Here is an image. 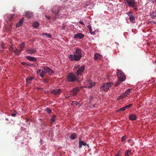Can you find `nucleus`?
<instances>
[{"label":"nucleus","instance_id":"nucleus-1","mask_svg":"<svg viewBox=\"0 0 156 156\" xmlns=\"http://www.w3.org/2000/svg\"><path fill=\"white\" fill-rule=\"evenodd\" d=\"M73 55H70L69 56V59L71 61H75L78 62L82 57V50L79 48H76Z\"/></svg>","mask_w":156,"mask_h":156},{"label":"nucleus","instance_id":"nucleus-2","mask_svg":"<svg viewBox=\"0 0 156 156\" xmlns=\"http://www.w3.org/2000/svg\"><path fill=\"white\" fill-rule=\"evenodd\" d=\"M113 84V83L112 82L103 83L100 87L101 91H107Z\"/></svg>","mask_w":156,"mask_h":156},{"label":"nucleus","instance_id":"nucleus-3","mask_svg":"<svg viewBox=\"0 0 156 156\" xmlns=\"http://www.w3.org/2000/svg\"><path fill=\"white\" fill-rule=\"evenodd\" d=\"M64 9L62 7H55L52 8L51 11L56 16H58L61 13V12Z\"/></svg>","mask_w":156,"mask_h":156},{"label":"nucleus","instance_id":"nucleus-4","mask_svg":"<svg viewBox=\"0 0 156 156\" xmlns=\"http://www.w3.org/2000/svg\"><path fill=\"white\" fill-rule=\"evenodd\" d=\"M66 79L69 82H74L76 80L80 82L79 80H77V77L73 73H69L66 76Z\"/></svg>","mask_w":156,"mask_h":156},{"label":"nucleus","instance_id":"nucleus-5","mask_svg":"<svg viewBox=\"0 0 156 156\" xmlns=\"http://www.w3.org/2000/svg\"><path fill=\"white\" fill-rule=\"evenodd\" d=\"M116 75L120 81H123L125 80L126 79V76L125 75L124 73L123 72L118 69L117 70Z\"/></svg>","mask_w":156,"mask_h":156},{"label":"nucleus","instance_id":"nucleus-6","mask_svg":"<svg viewBox=\"0 0 156 156\" xmlns=\"http://www.w3.org/2000/svg\"><path fill=\"white\" fill-rule=\"evenodd\" d=\"M125 3H127L129 7H134L136 6V3L134 0H125Z\"/></svg>","mask_w":156,"mask_h":156},{"label":"nucleus","instance_id":"nucleus-7","mask_svg":"<svg viewBox=\"0 0 156 156\" xmlns=\"http://www.w3.org/2000/svg\"><path fill=\"white\" fill-rule=\"evenodd\" d=\"M86 83H87L86 87H87L89 89H90L94 86L95 84V82H93L92 80L90 79H88L86 80Z\"/></svg>","mask_w":156,"mask_h":156},{"label":"nucleus","instance_id":"nucleus-8","mask_svg":"<svg viewBox=\"0 0 156 156\" xmlns=\"http://www.w3.org/2000/svg\"><path fill=\"white\" fill-rule=\"evenodd\" d=\"M80 88L79 87H76L73 88L70 91L73 93L72 95L73 96H76L77 95V93L80 91Z\"/></svg>","mask_w":156,"mask_h":156},{"label":"nucleus","instance_id":"nucleus-9","mask_svg":"<svg viewBox=\"0 0 156 156\" xmlns=\"http://www.w3.org/2000/svg\"><path fill=\"white\" fill-rule=\"evenodd\" d=\"M85 67L84 66H82L80 67L78 69L76 73V74L77 76L80 75H81V74L84 71Z\"/></svg>","mask_w":156,"mask_h":156},{"label":"nucleus","instance_id":"nucleus-10","mask_svg":"<svg viewBox=\"0 0 156 156\" xmlns=\"http://www.w3.org/2000/svg\"><path fill=\"white\" fill-rule=\"evenodd\" d=\"M43 69L46 71V73H48L50 75L53 74L54 73V71L52 70L49 67H44L43 68Z\"/></svg>","mask_w":156,"mask_h":156},{"label":"nucleus","instance_id":"nucleus-11","mask_svg":"<svg viewBox=\"0 0 156 156\" xmlns=\"http://www.w3.org/2000/svg\"><path fill=\"white\" fill-rule=\"evenodd\" d=\"M127 15L129 16V19L130 22L132 23H134L135 20V18L133 16V13L129 12L127 13Z\"/></svg>","mask_w":156,"mask_h":156},{"label":"nucleus","instance_id":"nucleus-12","mask_svg":"<svg viewBox=\"0 0 156 156\" xmlns=\"http://www.w3.org/2000/svg\"><path fill=\"white\" fill-rule=\"evenodd\" d=\"M84 37V35L81 33H78L74 35V38H79L80 39H81L82 38Z\"/></svg>","mask_w":156,"mask_h":156},{"label":"nucleus","instance_id":"nucleus-13","mask_svg":"<svg viewBox=\"0 0 156 156\" xmlns=\"http://www.w3.org/2000/svg\"><path fill=\"white\" fill-rule=\"evenodd\" d=\"M26 52L31 55H32L34 54V53H36L35 49L32 48L26 50Z\"/></svg>","mask_w":156,"mask_h":156},{"label":"nucleus","instance_id":"nucleus-14","mask_svg":"<svg viewBox=\"0 0 156 156\" xmlns=\"http://www.w3.org/2000/svg\"><path fill=\"white\" fill-rule=\"evenodd\" d=\"M129 118L131 121H135L137 117L136 115L132 114L129 115Z\"/></svg>","mask_w":156,"mask_h":156},{"label":"nucleus","instance_id":"nucleus-15","mask_svg":"<svg viewBox=\"0 0 156 156\" xmlns=\"http://www.w3.org/2000/svg\"><path fill=\"white\" fill-rule=\"evenodd\" d=\"M61 92V90L58 89L56 90H53L51 91V92L55 95H57L59 94Z\"/></svg>","mask_w":156,"mask_h":156},{"label":"nucleus","instance_id":"nucleus-16","mask_svg":"<svg viewBox=\"0 0 156 156\" xmlns=\"http://www.w3.org/2000/svg\"><path fill=\"white\" fill-rule=\"evenodd\" d=\"M87 145V143L84 142L83 141H81L80 139L79 140V147L80 149L82 147V145L85 146Z\"/></svg>","mask_w":156,"mask_h":156},{"label":"nucleus","instance_id":"nucleus-17","mask_svg":"<svg viewBox=\"0 0 156 156\" xmlns=\"http://www.w3.org/2000/svg\"><path fill=\"white\" fill-rule=\"evenodd\" d=\"M102 56L98 53H95L94 55V59L95 60H98L101 59Z\"/></svg>","mask_w":156,"mask_h":156},{"label":"nucleus","instance_id":"nucleus-18","mask_svg":"<svg viewBox=\"0 0 156 156\" xmlns=\"http://www.w3.org/2000/svg\"><path fill=\"white\" fill-rule=\"evenodd\" d=\"M26 58L28 60L33 62H35L37 60L36 58L30 56H26Z\"/></svg>","mask_w":156,"mask_h":156},{"label":"nucleus","instance_id":"nucleus-19","mask_svg":"<svg viewBox=\"0 0 156 156\" xmlns=\"http://www.w3.org/2000/svg\"><path fill=\"white\" fill-rule=\"evenodd\" d=\"M23 18L20 19L19 21L16 24V27H18L23 25Z\"/></svg>","mask_w":156,"mask_h":156},{"label":"nucleus","instance_id":"nucleus-20","mask_svg":"<svg viewBox=\"0 0 156 156\" xmlns=\"http://www.w3.org/2000/svg\"><path fill=\"white\" fill-rule=\"evenodd\" d=\"M32 13L30 12H27L26 13L25 16L27 18H30L33 16Z\"/></svg>","mask_w":156,"mask_h":156},{"label":"nucleus","instance_id":"nucleus-21","mask_svg":"<svg viewBox=\"0 0 156 156\" xmlns=\"http://www.w3.org/2000/svg\"><path fill=\"white\" fill-rule=\"evenodd\" d=\"M25 46V43L23 42L20 45V51H19L18 54L19 55L20 54L21 51L23 50V49L24 48Z\"/></svg>","mask_w":156,"mask_h":156},{"label":"nucleus","instance_id":"nucleus-22","mask_svg":"<svg viewBox=\"0 0 156 156\" xmlns=\"http://www.w3.org/2000/svg\"><path fill=\"white\" fill-rule=\"evenodd\" d=\"M42 34V36H45V37L51 38V35L47 33H43Z\"/></svg>","mask_w":156,"mask_h":156},{"label":"nucleus","instance_id":"nucleus-23","mask_svg":"<svg viewBox=\"0 0 156 156\" xmlns=\"http://www.w3.org/2000/svg\"><path fill=\"white\" fill-rule=\"evenodd\" d=\"M56 115H54L51 118V124L55 122Z\"/></svg>","mask_w":156,"mask_h":156},{"label":"nucleus","instance_id":"nucleus-24","mask_svg":"<svg viewBox=\"0 0 156 156\" xmlns=\"http://www.w3.org/2000/svg\"><path fill=\"white\" fill-rule=\"evenodd\" d=\"M46 73V71L44 70H41V72L40 74V76L42 77H43L44 75Z\"/></svg>","mask_w":156,"mask_h":156},{"label":"nucleus","instance_id":"nucleus-25","mask_svg":"<svg viewBox=\"0 0 156 156\" xmlns=\"http://www.w3.org/2000/svg\"><path fill=\"white\" fill-rule=\"evenodd\" d=\"M39 26V23L38 22H35L33 24V26L35 28H37Z\"/></svg>","mask_w":156,"mask_h":156},{"label":"nucleus","instance_id":"nucleus-26","mask_svg":"<svg viewBox=\"0 0 156 156\" xmlns=\"http://www.w3.org/2000/svg\"><path fill=\"white\" fill-rule=\"evenodd\" d=\"M126 96V94H122L120 95L118 97L117 99L118 100H120L121 99H122L124 98V97H125Z\"/></svg>","mask_w":156,"mask_h":156},{"label":"nucleus","instance_id":"nucleus-27","mask_svg":"<svg viewBox=\"0 0 156 156\" xmlns=\"http://www.w3.org/2000/svg\"><path fill=\"white\" fill-rule=\"evenodd\" d=\"M150 15L153 18L156 17V12L154 11H153L150 13Z\"/></svg>","mask_w":156,"mask_h":156},{"label":"nucleus","instance_id":"nucleus-28","mask_svg":"<svg viewBox=\"0 0 156 156\" xmlns=\"http://www.w3.org/2000/svg\"><path fill=\"white\" fill-rule=\"evenodd\" d=\"M131 153L130 151L129 150H127L125 152V156H129Z\"/></svg>","mask_w":156,"mask_h":156},{"label":"nucleus","instance_id":"nucleus-29","mask_svg":"<svg viewBox=\"0 0 156 156\" xmlns=\"http://www.w3.org/2000/svg\"><path fill=\"white\" fill-rule=\"evenodd\" d=\"M76 134L75 133H73L70 136L71 139L72 140H74L76 137Z\"/></svg>","mask_w":156,"mask_h":156},{"label":"nucleus","instance_id":"nucleus-30","mask_svg":"<svg viewBox=\"0 0 156 156\" xmlns=\"http://www.w3.org/2000/svg\"><path fill=\"white\" fill-rule=\"evenodd\" d=\"M132 90V89H129L126 92H125L124 94H126V95H127V94H129L130 92H131Z\"/></svg>","mask_w":156,"mask_h":156},{"label":"nucleus","instance_id":"nucleus-31","mask_svg":"<svg viewBox=\"0 0 156 156\" xmlns=\"http://www.w3.org/2000/svg\"><path fill=\"white\" fill-rule=\"evenodd\" d=\"M34 79V78L32 77H28L26 79V81L28 83V81H31Z\"/></svg>","mask_w":156,"mask_h":156},{"label":"nucleus","instance_id":"nucleus-32","mask_svg":"<svg viewBox=\"0 0 156 156\" xmlns=\"http://www.w3.org/2000/svg\"><path fill=\"white\" fill-rule=\"evenodd\" d=\"M125 109L124 108V107H122L118 110H117L116 111V112L118 113L119 112L122 111H125Z\"/></svg>","mask_w":156,"mask_h":156},{"label":"nucleus","instance_id":"nucleus-33","mask_svg":"<svg viewBox=\"0 0 156 156\" xmlns=\"http://www.w3.org/2000/svg\"><path fill=\"white\" fill-rule=\"evenodd\" d=\"M45 111L49 114L51 112V110L48 108H46Z\"/></svg>","mask_w":156,"mask_h":156},{"label":"nucleus","instance_id":"nucleus-34","mask_svg":"<svg viewBox=\"0 0 156 156\" xmlns=\"http://www.w3.org/2000/svg\"><path fill=\"white\" fill-rule=\"evenodd\" d=\"M132 105V104H129V105H126L125 107H124V108L126 110V109L130 108Z\"/></svg>","mask_w":156,"mask_h":156},{"label":"nucleus","instance_id":"nucleus-35","mask_svg":"<svg viewBox=\"0 0 156 156\" xmlns=\"http://www.w3.org/2000/svg\"><path fill=\"white\" fill-rule=\"evenodd\" d=\"M72 103H73V104L76 105H79V107H80V105L78 102L75 101H73L72 102Z\"/></svg>","mask_w":156,"mask_h":156},{"label":"nucleus","instance_id":"nucleus-36","mask_svg":"<svg viewBox=\"0 0 156 156\" xmlns=\"http://www.w3.org/2000/svg\"><path fill=\"white\" fill-rule=\"evenodd\" d=\"M122 81H120V80H119L118 81H117L115 83V86H118L119 85L120 83V82H122Z\"/></svg>","mask_w":156,"mask_h":156},{"label":"nucleus","instance_id":"nucleus-37","mask_svg":"<svg viewBox=\"0 0 156 156\" xmlns=\"http://www.w3.org/2000/svg\"><path fill=\"white\" fill-rule=\"evenodd\" d=\"M122 142H123L126 140V137L125 136H122L121 138Z\"/></svg>","mask_w":156,"mask_h":156},{"label":"nucleus","instance_id":"nucleus-38","mask_svg":"<svg viewBox=\"0 0 156 156\" xmlns=\"http://www.w3.org/2000/svg\"><path fill=\"white\" fill-rule=\"evenodd\" d=\"M14 16V14L11 15L9 18V20L11 21V20L12 19Z\"/></svg>","mask_w":156,"mask_h":156},{"label":"nucleus","instance_id":"nucleus-39","mask_svg":"<svg viewBox=\"0 0 156 156\" xmlns=\"http://www.w3.org/2000/svg\"><path fill=\"white\" fill-rule=\"evenodd\" d=\"M21 64L23 65H25L27 67L28 66V63L26 62H21Z\"/></svg>","mask_w":156,"mask_h":156},{"label":"nucleus","instance_id":"nucleus-40","mask_svg":"<svg viewBox=\"0 0 156 156\" xmlns=\"http://www.w3.org/2000/svg\"><path fill=\"white\" fill-rule=\"evenodd\" d=\"M19 51H20V50H18V49H16V50H15V51H14V53H16V54H18V55H19L18 54V52H19Z\"/></svg>","mask_w":156,"mask_h":156},{"label":"nucleus","instance_id":"nucleus-41","mask_svg":"<svg viewBox=\"0 0 156 156\" xmlns=\"http://www.w3.org/2000/svg\"><path fill=\"white\" fill-rule=\"evenodd\" d=\"M41 69H39L37 70V71H36V73L37 74H38L39 73H41Z\"/></svg>","mask_w":156,"mask_h":156},{"label":"nucleus","instance_id":"nucleus-42","mask_svg":"<svg viewBox=\"0 0 156 156\" xmlns=\"http://www.w3.org/2000/svg\"><path fill=\"white\" fill-rule=\"evenodd\" d=\"M44 82L45 83H48V80L47 79H45L44 80Z\"/></svg>","mask_w":156,"mask_h":156},{"label":"nucleus","instance_id":"nucleus-43","mask_svg":"<svg viewBox=\"0 0 156 156\" xmlns=\"http://www.w3.org/2000/svg\"><path fill=\"white\" fill-rule=\"evenodd\" d=\"M28 66H29L31 67L34 66V64L28 63Z\"/></svg>","mask_w":156,"mask_h":156},{"label":"nucleus","instance_id":"nucleus-44","mask_svg":"<svg viewBox=\"0 0 156 156\" xmlns=\"http://www.w3.org/2000/svg\"><path fill=\"white\" fill-rule=\"evenodd\" d=\"M16 113H13L11 115L12 116H13V117H15L16 116Z\"/></svg>","mask_w":156,"mask_h":156},{"label":"nucleus","instance_id":"nucleus-45","mask_svg":"<svg viewBox=\"0 0 156 156\" xmlns=\"http://www.w3.org/2000/svg\"><path fill=\"white\" fill-rule=\"evenodd\" d=\"M90 34L93 35H95L96 34L95 33V32L94 31H92L91 33H90Z\"/></svg>","mask_w":156,"mask_h":156},{"label":"nucleus","instance_id":"nucleus-46","mask_svg":"<svg viewBox=\"0 0 156 156\" xmlns=\"http://www.w3.org/2000/svg\"><path fill=\"white\" fill-rule=\"evenodd\" d=\"M45 17L46 18H47V19H48V20H50V16H47V15H45Z\"/></svg>","mask_w":156,"mask_h":156},{"label":"nucleus","instance_id":"nucleus-47","mask_svg":"<svg viewBox=\"0 0 156 156\" xmlns=\"http://www.w3.org/2000/svg\"><path fill=\"white\" fill-rule=\"evenodd\" d=\"M79 23H80L81 24H82V25H84V23H83L82 21H80L79 22Z\"/></svg>","mask_w":156,"mask_h":156},{"label":"nucleus","instance_id":"nucleus-48","mask_svg":"<svg viewBox=\"0 0 156 156\" xmlns=\"http://www.w3.org/2000/svg\"><path fill=\"white\" fill-rule=\"evenodd\" d=\"M89 31H90V33L92 31V29L91 28H89Z\"/></svg>","mask_w":156,"mask_h":156},{"label":"nucleus","instance_id":"nucleus-49","mask_svg":"<svg viewBox=\"0 0 156 156\" xmlns=\"http://www.w3.org/2000/svg\"><path fill=\"white\" fill-rule=\"evenodd\" d=\"M116 155H117L118 156H120V154L119 152H118L117 153V154H116Z\"/></svg>","mask_w":156,"mask_h":156},{"label":"nucleus","instance_id":"nucleus-50","mask_svg":"<svg viewBox=\"0 0 156 156\" xmlns=\"http://www.w3.org/2000/svg\"><path fill=\"white\" fill-rule=\"evenodd\" d=\"M90 99H91V100H92L93 99V96H90Z\"/></svg>","mask_w":156,"mask_h":156},{"label":"nucleus","instance_id":"nucleus-51","mask_svg":"<svg viewBox=\"0 0 156 156\" xmlns=\"http://www.w3.org/2000/svg\"><path fill=\"white\" fill-rule=\"evenodd\" d=\"M13 49V48L11 46L10 48V50L11 51Z\"/></svg>","mask_w":156,"mask_h":156},{"label":"nucleus","instance_id":"nucleus-52","mask_svg":"<svg viewBox=\"0 0 156 156\" xmlns=\"http://www.w3.org/2000/svg\"><path fill=\"white\" fill-rule=\"evenodd\" d=\"M69 97V96H65V98H68Z\"/></svg>","mask_w":156,"mask_h":156},{"label":"nucleus","instance_id":"nucleus-53","mask_svg":"<svg viewBox=\"0 0 156 156\" xmlns=\"http://www.w3.org/2000/svg\"><path fill=\"white\" fill-rule=\"evenodd\" d=\"M87 27L89 28H91V27H90V25H88L87 26Z\"/></svg>","mask_w":156,"mask_h":156},{"label":"nucleus","instance_id":"nucleus-54","mask_svg":"<svg viewBox=\"0 0 156 156\" xmlns=\"http://www.w3.org/2000/svg\"><path fill=\"white\" fill-rule=\"evenodd\" d=\"M134 10H137V9L136 8H134Z\"/></svg>","mask_w":156,"mask_h":156},{"label":"nucleus","instance_id":"nucleus-55","mask_svg":"<svg viewBox=\"0 0 156 156\" xmlns=\"http://www.w3.org/2000/svg\"><path fill=\"white\" fill-rule=\"evenodd\" d=\"M42 140L41 139L40 140V141L41 142V145L42 144Z\"/></svg>","mask_w":156,"mask_h":156},{"label":"nucleus","instance_id":"nucleus-56","mask_svg":"<svg viewBox=\"0 0 156 156\" xmlns=\"http://www.w3.org/2000/svg\"><path fill=\"white\" fill-rule=\"evenodd\" d=\"M62 29H63V30H65V27H62Z\"/></svg>","mask_w":156,"mask_h":156},{"label":"nucleus","instance_id":"nucleus-57","mask_svg":"<svg viewBox=\"0 0 156 156\" xmlns=\"http://www.w3.org/2000/svg\"><path fill=\"white\" fill-rule=\"evenodd\" d=\"M114 156H117V155H116H116H114Z\"/></svg>","mask_w":156,"mask_h":156},{"label":"nucleus","instance_id":"nucleus-58","mask_svg":"<svg viewBox=\"0 0 156 156\" xmlns=\"http://www.w3.org/2000/svg\"><path fill=\"white\" fill-rule=\"evenodd\" d=\"M154 2H155V3L156 4V0H155Z\"/></svg>","mask_w":156,"mask_h":156},{"label":"nucleus","instance_id":"nucleus-59","mask_svg":"<svg viewBox=\"0 0 156 156\" xmlns=\"http://www.w3.org/2000/svg\"><path fill=\"white\" fill-rule=\"evenodd\" d=\"M156 12V10H155V11Z\"/></svg>","mask_w":156,"mask_h":156},{"label":"nucleus","instance_id":"nucleus-60","mask_svg":"<svg viewBox=\"0 0 156 156\" xmlns=\"http://www.w3.org/2000/svg\"><path fill=\"white\" fill-rule=\"evenodd\" d=\"M155 62L156 63V61H155Z\"/></svg>","mask_w":156,"mask_h":156}]
</instances>
